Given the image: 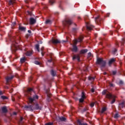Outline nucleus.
<instances>
[{
	"label": "nucleus",
	"instance_id": "obj_1",
	"mask_svg": "<svg viewBox=\"0 0 125 125\" xmlns=\"http://www.w3.org/2000/svg\"><path fill=\"white\" fill-rule=\"evenodd\" d=\"M102 94L103 95H105V94H106V98H108V99H113L110 103L111 104H114V103H115V102L116 101L115 98L116 97L112 95L111 93L108 92L107 90H104L102 92Z\"/></svg>",
	"mask_w": 125,
	"mask_h": 125
},
{
	"label": "nucleus",
	"instance_id": "obj_2",
	"mask_svg": "<svg viewBox=\"0 0 125 125\" xmlns=\"http://www.w3.org/2000/svg\"><path fill=\"white\" fill-rule=\"evenodd\" d=\"M24 107L25 109H27L29 111H31V112H33V111H34V110H35V109H36V110H42V107L39 106V104H36L35 105V107H34V106H33L32 105H29V106L25 105L24 106Z\"/></svg>",
	"mask_w": 125,
	"mask_h": 125
},
{
	"label": "nucleus",
	"instance_id": "obj_3",
	"mask_svg": "<svg viewBox=\"0 0 125 125\" xmlns=\"http://www.w3.org/2000/svg\"><path fill=\"white\" fill-rule=\"evenodd\" d=\"M97 64L100 65L102 68H104L106 66V61L103 60V59L98 58L97 60Z\"/></svg>",
	"mask_w": 125,
	"mask_h": 125
},
{
	"label": "nucleus",
	"instance_id": "obj_4",
	"mask_svg": "<svg viewBox=\"0 0 125 125\" xmlns=\"http://www.w3.org/2000/svg\"><path fill=\"white\" fill-rule=\"evenodd\" d=\"M73 23V21L70 18H66L62 21V24L65 27H69Z\"/></svg>",
	"mask_w": 125,
	"mask_h": 125
},
{
	"label": "nucleus",
	"instance_id": "obj_5",
	"mask_svg": "<svg viewBox=\"0 0 125 125\" xmlns=\"http://www.w3.org/2000/svg\"><path fill=\"white\" fill-rule=\"evenodd\" d=\"M38 99H39V96H38L37 95H34L33 96V97H29L28 98L29 102L30 103H33V102H34V101H35Z\"/></svg>",
	"mask_w": 125,
	"mask_h": 125
},
{
	"label": "nucleus",
	"instance_id": "obj_6",
	"mask_svg": "<svg viewBox=\"0 0 125 125\" xmlns=\"http://www.w3.org/2000/svg\"><path fill=\"white\" fill-rule=\"evenodd\" d=\"M83 36H80L78 40H75L74 42V44L75 45H77V43H78V42H81L83 41ZM71 45H73V44H71Z\"/></svg>",
	"mask_w": 125,
	"mask_h": 125
},
{
	"label": "nucleus",
	"instance_id": "obj_7",
	"mask_svg": "<svg viewBox=\"0 0 125 125\" xmlns=\"http://www.w3.org/2000/svg\"><path fill=\"white\" fill-rule=\"evenodd\" d=\"M84 99H85V94L84 92H82L81 98L79 100V102L81 103H83L84 101Z\"/></svg>",
	"mask_w": 125,
	"mask_h": 125
},
{
	"label": "nucleus",
	"instance_id": "obj_8",
	"mask_svg": "<svg viewBox=\"0 0 125 125\" xmlns=\"http://www.w3.org/2000/svg\"><path fill=\"white\" fill-rule=\"evenodd\" d=\"M86 29L88 30V31H91V30H92V28L94 27L93 25H91L90 23L88 22H86Z\"/></svg>",
	"mask_w": 125,
	"mask_h": 125
},
{
	"label": "nucleus",
	"instance_id": "obj_9",
	"mask_svg": "<svg viewBox=\"0 0 125 125\" xmlns=\"http://www.w3.org/2000/svg\"><path fill=\"white\" fill-rule=\"evenodd\" d=\"M46 93L47 94V101H50V97H51V94L49 93V89L46 90Z\"/></svg>",
	"mask_w": 125,
	"mask_h": 125
},
{
	"label": "nucleus",
	"instance_id": "obj_10",
	"mask_svg": "<svg viewBox=\"0 0 125 125\" xmlns=\"http://www.w3.org/2000/svg\"><path fill=\"white\" fill-rule=\"evenodd\" d=\"M13 78H14V76H12L11 77H7V78H6V82L7 84H8V83H9V82H10L11 80L13 79Z\"/></svg>",
	"mask_w": 125,
	"mask_h": 125
},
{
	"label": "nucleus",
	"instance_id": "obj_11",
	"mask_svg": "<svg viewBox=\"0 0 125 125\" xmlns=\"http://www.w3.org/2000/svg\"><path fill=\"white\" fill-rule=\"evenodd\" d=\"M95 21L96 24H98L99 25V23H100L101 21V18H100L99 16H98L95 18Z\"/></svg>",
	"mask_w": 125,
	"mask_h": 125
},
{
	"label": "nucleus",
	"instance_id": "obj_12",
	"mask_svg": "<svg viewBox=\"0 0 125 125\" xmlns=\"http://www.w3.org/2000/svg\"><path fill=\"white\" fill-rule=\"evenodd\" d=\"M52 42L53 43H54L55 44H56L57 43H60L61 42L58 40V39H52Z\"/></svg>",
	"mask_w": 125,
	"mask_h": 125
},
{
	"label": "nucleus",
	"instance_id": "obj_13",
	"mask_svg": "<svg viewBox=\"0 0 125 125\" xmlns=\"http://www.w3.org/2000/svg\"><path fill=\"white\" fill-rule=\"evenodd\" d=\"M73 48L71 49L72 51L73 52H77L78 51V47L76 45H72Z\"/></svg>",
	"mask_w": 125,
	"mask_h": 125
},
{
	"label": "nucleus",
	"instance_id": "obj_14",
	"mask_svg": "<svg viewBox=\"0 0 125 125\" xmlns=\"http://www.w3.org/2000/svg\"><path fill=\"white\" fill-rule=\"evenodd\" d=\"M115 61H116V59L114 58H112L110 60H109L108 62L109 66H111V65H112V64H113V63H114Z\"/></svg>",
	"mask_w": 125,
	"mask_h": 125
},
{
	"label": "nucleus",
	"instance_id": "obj_15",
	"mask_svg": "<svg viewBox=\"0 0 125 125\" xmlns=\"http://www.w3.org/2000/svg\"><path fill=\"white\" fill-rule=\"evenodd\" d=\"M30 23L31 25H34L36 23V20L33 18L30 19Z\"/></svg>",
	"mask_w": 125,
	"mask_h": 125
},
{
	"label": "nucleus",
	"instance_id": "obj_16",
	"mask_svg": "<svg viewBox=\"0 0 125 125\" xmlns=\"http://www.w3.org/2000/svg\"><path fill=\"white\" fill-rule=\"evenodd\" d=\"M13 44L14 47L15 48L14 49L12 48V49L14 52H16V51H17V49H18V45H17L16 44H14V43Z\"/></svg>",
	"mask_w": 125,
	"mask_h": 125
},
{
	"label": "nucleus",
	"instance_id": "obj_17",
	"mask_svg": "<svg viewBox=\"0 0 125 125\" xmlns=\"http://www.w3.org/2000/svg\"><path fill=\"white\" fill-rule=\"evenodd\" d=\"M75 59H77L78 61H80V55H75L73 57V60H75Z\"/></svg>",
	"mask_w": 125,
	"mask_h": 125
},
{
	"label": "nucleus",
	"instance_id": "obj_18",
	"mask_svg": "<svg viewBox=\"0 0 125 125\" xmlns=\"http://www.w3.org/2000/svg\"><path fill=\"white\" fill-rule=\"evenodd\" d=\"M1 111L2 113H7V108H6V106H3L1 108Z\"/></svg>",
	"mask_w": 125,
	"mask_h": 125
},
{
	"label": "nucleus",
	"instance_id": "obj_19",
	"mask_svg": "<svg viewBox=\"0 0 125 125\" xmlns=\"http://www.w3.org/2000/svg\"><path fill=\"white\" fill-rule=\"evenodd\" d=\"M125 107V102H122L120 104H119L118 108L119 109H122V108H124Z\"/></svg>",
	"mask_w": 125,
	"mask_h": 125
},
{
	"label": "nucleus",
	"instance_id": "obj_20",
	"mask_svg": "<svg viewBox=\"0 0 125 125\" xmlns=\"http://www.w3.org/2000/svg\"><path fill=\"white\" fill-rule=\"evenodd\" d=\"M51 74L52 75V77H55V76H56V71L52 69L51 70Z\"/></svg>",
	"mask_w": 125,
	"mask_h": 125
},
{
	"label": "nucleus",
	"instance_id": "obj_21",
	"mask_svg": "<svg viewBox=\"0 0 125 125\" xmlns=\"http://www.w3.org/2000/svg\"><path fill=\"white\" fill-rule=\"evenodd\" d=\"M19 30H20V31H23L24 32H25V31H26V27L20 25Z\"/></svg>",
	"mask_w": 125,
	"mask_h": 125
},
{
	"label": "nucleus",
	"instance_id": "obj_22",
	"mask_svg": "<svg viewBox=\"0 0 125 125\" xmlns=\"http://www.w3.org/2000/svg\"><path fill=\"white\" fill-rule=\"evenodd\" d=\"M77 124L79 125H87L86 123H83L80 120H78Z\"/></svg>",
	"mask_w": 125,
	"mask_h": 125
},
{
	"label": "nucleus",
	"instance_id": "obj_23",
	"mask_svg": "<svg viewBox=\"0 0 125 125\" xmlns=\"http://www.w3.org/2000/svg\"><path fill=\"white\" fill-rule=\"evenodd\" d=\"M106 111H107V107H103L102 109V110L101 111V113L103 114V113H104V112H106Z\"/></svg>",
	"mask_w": 125,
	"mask_h": 125
},
{
	"label": "nucleus",
	"instance_id": "obj_24",
	"mask_svg": "<svg viewBox=\"0 0 125 125\" xmlns=\"http://www.w3.org/2000/svg\"><path fill=\"white\" fill-rule=\"evenodd\" d=\"M88 50L86 49H83L81 51V53L82 54H84V53H86L87 52Z\"/></svg>",
	"mask_w": 125,
	"mask_h": 125
},
{
	"label": "nucleus",
	"instance_id": "obj_25",
	"mask_svg": "<svg viewBox=\"0 0 125 125\" xmlns=\"http://www.w3.org/2000/svg\"><path fill=\"white\" fill-rule=\"evenodd\" d=\"M59 119L61 122H65V121H66V118L65 117H59Z\"/></svg>",
	"mask_w": 125,
	"mask_h": 125
},
{
	"label": "nucleus",
	"instance_id": "obj_26",
	"mask_svg": "<svg viewBox=\"0 0 125 125\" xmlns=\"http://www.w3.org/2000/svg\"><path fill=\"white\" fill-rule=\"evenodd\" d=\"M35 48L37 49L38 51L40 52V45L39 44H37L35 45Z\"/></svg>",
	"mask_w": 125,
	"mask_h": 125
},
{
	"label": "nucleus",
	"instance_id": "obj_27",
	"mask_svg": "<svg viewBox=\"0 0 125 125\" xmlns=\"http://www.w3.org/2000/svg\"><path fill=\"white\" fill-rule=\"evenodd\" d=\"M52 23V22L51 21L49 20H47L45 21V24H50Z\"/></svg>",
	"mask_w": 125,
	"mask_h": 125
},
{
	"label": "nucleus",
	"instance_id": "obj_28",
	"mask_svg": "<svg viewBox=\"0 0 125 125\" xmlns=\"http://www.w3.org/2000/svg\"><path fill=\"white\" fill-rule=\"evenodd\" d=\"M26 55L27 56H31V55H32V52H31V51H27V52L26 53Z\"/></svg>",
	"mask_w": 125,
	"mask_h": 125
},
{
	"label": "nucleus",
	"instance_id": "obj_29",
	"mask_svg": "<svg viewBox=\"0 0 125 125\" xmlns=\"http://www.w3.org/2000/svg\"><path fill=\"white\" fill-rule=\"evenodd\" d=\"M26 61V59L25 57H23L21 59V63H24Z\"/></svg>",
	"mask_w": 125,
	"mask_h": 125
},
{
	"label": "nucleus",
	"instance_id": "obj_30",
	"mask_svg": "<svg viewBox=\"0 0 125 125\" xmlns=\"http://www.w3.org/2000/svg\"><path fill=\"white\" fill-rule=\"evenodd\" d=\"M95 79V78L94 77H91V76H89L88 77L89 81H91L92 82H93V81H94Z\"/></svg>",
	"mask_w": 125,
	"mask_h": 125
},
{
	"label": "nucleus",
	"instance_id": "obj_31",
	"mask_svg": "<svg viewBox=\"0 0 125 125\" xmlns=\"http://www.w3.org/2000/svg\"><path fill=\"white\" fill-rule=\"evenodd\" d=\"M120 116L119 115L118 113H116L114 115V119H119Z\"/></svg>",
	"mask_w": 125,
	"mask_h": 125
},
{
	"label": "nucleus",
	"instance_id": "obj_32",
	"mask_svg": "<svg viewBox=\"0 0 125 125\" xmlns=\"http://www.w3.org/2000/svg\"><path fill=\"white\" fill-rule=\"evenodd\" d=\"M49 2L50 4H51L52 5V4H53V3H54L55 2V0H50L49 1Z\"/></svg>",
	"mask_w": 125,
	"mask_h": 125
},
{
	"label": "nucleus",
	"instance_id": "obj_33",
	"mask_svg": "<svg viewBox=\"0 0 125 125\" xmlns=\"http://www.w3.org/2000/svg\"><path fill=\"white\" fill-rule=\"evenodd\" d=\"M109 84L110 87H115V84H114L111 83H109Z\"/></svg>",
	"mask_w": 125,
	"mask_h": 125
},
{
	"label": "nucleus",
	"instance_id": "obj_34",
	"mask_svg": "<svg viewBox=\"0 0 125 125\" xmlns=\"http://www.w3.org/2000/svg\"><path fill=\"white\" fill-rule=\"evenodd\" d=\"M35 64H36V65H40L41 64V62H40L39 61H35L34 62Z\"/></svg>",
	"mask_w": 125,
	"mask_h": 125
},
{
	"label": "nucleus",
	"instance_id": "obj_35",
	"mask_svg": "<svg viewBox=\"0 0 125 125\" xmlns=\"http://www.w3.org/2000/svg\"><path fill=\"white\" fill-rule=\"evenodd\" d=\"M125 39H122V41L121 42L122 45H124V44H125Z\"/></svg>",
	"mask_w": 125,
	"mask_h": 125
},
{
	"label": "nucleus",
	"instance_id": "obj_36",
	"mask_svg": "<svg viewBox=\"0 0 125 125\" xmlns=\"http://www.w3.org/2000/svg\"><path fill=\"white\" fill-rule=\"evenodd\" d=\"M1 98L2 99H3V100H5V99H7V97H6V96H1Z\"/></svg>",
	"mask_w": 125,
	"mask_h": 125
},
{
	"label": "nucleus",
	"instance_id": "obj_37",
	"mask_svg": "<svg viewBox=\"0 0 125 125\" xmlns=\"http://www.w3.org/2000/svg\"><path fill=\"white\" fill-rule=\"evenodd\" d=\"M72 31L74 33H76V32H77L78 31V28H73Z\"/></svg>",
	"mask_w": 125,
	"mask_h": 125
},
{
	"label": "nucleus",
	"instance_id": "obj_38",
	"mask_svg": "<svg viewBox=\"0 0 125 125\" xmlns=\"http://www.w3.org/2000/svg\"><path fill=\"white\" fill-rule=\"evenodd\" d=\"M9 4H13V1H12V0H10L9 2Z\"/></svg>",
	"mask_w": 125,
	"mask_h": 125
},
{
	"label": "nucleus",
	"instance_id": "obj_39",
	"mask_svg": "<svg viewBox=\"0 0 125 125\" xmlns=\"http://www.w3.org/2000/svg\"><path fill=\"white\" fill-rule=\"evenodd\" d=\"M27 90L28 92H31V91H33V89H32L31 88H28Z\"/></svg>",
	"mask_w": 125,
	"mask_h": 125
},
{
	"label": "nucleus",
	"instance_id": "obj_40",
	"mask_svg": "<svg viewBox=\"0 0 125 125\" xmlns=\"http://www.w3.org/2000/svg\"><path fill=\"white\" fill-rule=\"evenodd\" d=\"M116 74H117V71H112V74L115 76V75H116Z\"/></svg>",
	"mask_w": 125,
	"mask_h": 125
},
{
	"label": "nucleus",
	"instance_id": "obj_41",
	"mask_svg": "<svg viewBox=\"0 0 125 125\" xmlns=\"http://www.w3.org/2000/svg\"><path fill=\"white\" fill-rule=\"evenodd\" d=\"M113 53L114 54H116V53L117 52V49H115L113 51H112Z\"/></svg>",
	"mask_w": 125,
	"mask_h": 125
},
{
	"label": "nucleus",
	"instance_id": "obj_42",
	"mask_svg": "<svg viewBox=\"0 0 125 125\" xmlns=\"http://www.w3.org/2000/svg\"><path fill=\"white\" fill-rule=\"evenodd\" d=\"M45 125H53V123H49L45 124Z\"/></svg>",
	"mask_w": 125,
	"mask_h": 125
},
{
	"label": "nucleus",
	"instance_id": "obj_43",
	"mask_svg": "<svg viewBox=\"0 0 125 125\" xmlns=\"http://www.w3.org/2000/svg\"><path fill=\"white\" fill-rule=\"evenodd\" d=\"M90 106L92 107H93L94 106V103H92L90 104Z\"/></svg>",
	"mask_w": 125,
	"mask_h": 125
},
{
	"label": "nucleus",
	"instance_id": "obj_44",
	"mask_svg": "<svg viewBox=\"0 0 125 125\" xmlns=\"http://www.w3.org/2000/svg\"><path fill=\"white\" fill-rule=\"evenodd\" d=\"M90 56H91V52H89L88 53V57H90Z\"/></svg>",
	"mask_w": 125,
	"mask_h": 125
},
{
	"label": "nucleus",
	"instance_id": "obj_45",
	"mask_svg": "<svg viewBox=\"0 0 125 125\" xmlns=\"http://www.w3.org/2000/svg\"><path fill=\"white\" fill-rule=\"evenodd\" d=\"M87 108H83V110H82L83 112H85V111H87Z\"/></svg>",
	"mask_w": 125,
	"mask_h": 125
},
{
	"label": "nucleus",
	"instance_id": "obj_46",
	"mask_svg": "<svg viewBox=\"0 0 125 125\" xmlns=\"http://www.w3.org/2000/svg\"><path fill=\"white\" fill-rule=\"evenodd\" d=\"M22 121H23V118L21 117L20 121V123L21 124L22 122Z\"/></svg>",
	"mask_w": 125,
	"mask_h": 125
},
{
	"label": "nucleus",
	"instance_id": "obj_47",
	"mask_svg": "<svg viewBox=\"0 0 125 125\" xmlns=\"http://www.w3.org/2000/svg\"><path fill=\"white\" fill-rule=\"evenodd\" d=\"M123 83H124V82L122 81H120L119 82V84H123Z\"/></svg>",
	"mask_w": 125,
	"mask_h": 125
},
{
	"label": "nucleus",
	"instance_id": "obj_48",
	"mask_svg": "<svg viewBox=\"0 0 125 125\" xmlns=\"http://www.w3.org/2000/svg\"><path fill=\"white\" fill-rule=\"evenodd\" d=\"M91 91L93 93L94 92V88H92V89H91Z\"/></svg>",
	"mask_w": 125,
	"mask_h": 125
},
{
	"label": "nucleus",
	"instance_id": "obj_49",
	"mask_svg": "<svg viewBox=\"0 0 125 125\" xmlns=\"http://www.w3.org/2000/svg\"><path fill=\"white\" fill-rule=\"evenodd\" d=\"M48 62H49L50 63L51 62H52V59L49 60L48 61Z\"/></svg>",
	"mask_w": 125,
	"mask_h": 125
},
{
	"label": "nucleus",
	"instance_id": "obj_50",
	"mask_svg": "<svg viewBox=\"0 0 125 125\" xmlns=\"http://www.w3.org/2000/svg\"><path fill=\"white\" fill-rule=\"evenodd\" d=\"M13 115H14L15 116H16L17 115V113L16 112H14L13 113Z\"/></svg>",
	"mask_w": 125,
	"mask_h": 125
},
{
	"label": "nucleus",
	"instance_id": "obj_51",
	"mask_svg": "<svg viewBox=\"0 0 125 125\" xmlns=\"http://www.w3.org/2000/svg\"><path fill=\"white\" fill-rule=\"evenodd\" d=\"M28 32L29 34H31V33H32V31H31V30H28Z\"/></svg>",
	"mask_w": 125,
	"mask_h": 125
},
{
	"label": "nucleus",
	"instance_id": "obj_52",
	"mask_svg": "<svg viewBox=\"0 0 125 125\" xmlns=\"http://www.w3.org/2000/svg\"><path fill=\"white\" fill-rule=\"evenodd\" d=\"M27 12H28V14H29L30 15H31V12L28 11Z\"/></svg>",
	"mask_w": 125,
	"mask_h": 125
},
{
	"label": "nucleus",
	"instance_id": "obj_53",
	"mask_svg": "<svg viewBox=\"0 0 125 125\" xmlns=\"http://www.w3.org/2000/svg\"><path fill=\"white\" fill-rule=\"evenodd\" d=\"M32 77H30V78H29V81H32Z\"/></svg>",
	"mask_w": 125,
	"mask_h": 125
},
{
	"label": "nucleus",
	"instance_id": "obj_54",
	"mask_svg": "<svg viewBox=\"0 0 125 125\" xmlns=\"http://www.w3.org/2000/svg\"><path fill=\"white\" fill-rule=\"evenodd\" d=\"M2 92L0 91V95H2Z\"/></svg>",
	"mask_w": 125,
	"mask_h": 125
},
{
	"label": "nucleus",
	"instance_id": "obj_55",
	"mask_svg": "<svg viewBox=\"0 0 125 125\" xmlns=\"http://www.w3.org/2000/svg\"><path fill=\"white\" fill-rule=\"evenodd\" d=\"M16 23H15V22H13V24H12V25H13V26H14V25H15Z\"/></svg>",
	"mask_w": 125,
	"mask_h": 125
},
{
	"label": "nucleus",
	"instance_id": "obj_56",
	"mask_svg": "<svg viewBox=\"0 0 125 125\" xmlns=\"http://www.w3.org/2000/svg\"><path fill=\"white\" fill-rule=\"evenodd\" d=\"M43 50V47H42V48H41L42 51Z\"/></svg>",
	"mask_w": 125,
	"mask_h": 125
},
{
	"label": "nucleus",
	"instance_id": "obj_57",
	"mask_svg": "<svg viewBox=\"0 0 125 125\" xmlns=\"http://www.w3.org/2000/svg\"><path fill=\"white\" fill-rule=\"evenodd\" d=\"M42 56H43V53H42Z\"/></svg>",
	"mask_w": 125,
	"mask_h": 125
},
{
	"label": "nucleus",
	"instance_id": "obj_58",
	"mask_svg": "<svg viewBox=\"0 0 125 125\" xmlns=\"http://www.w3.org/2000/svg\"><path fill=\"white\" fill-rule=\"evenodd\" d=\"M67 41H63V42H66Z\"/></svg>",
	"mask_w": 125,
	"mask_h": 125
},
{
	"label": "nucleus",
	"instance_id": "obj_59",
	"mask_svg": "<svg viewBox=\"0 0 125 125\" xmlns=\"http://www.w3.org/2000/svg\"><path fill=\"white\" fill-rule=\"evenodd\" d=\"M40 43H42V42L41 41Z\"/></svg>",
	"mask_w": 125,
	"mask_h": 125
},
{
	"label": "nucleus",
	"instance_id": "obj_60",
	"mask_svg": "<svg viewBox=\"0 0 125 125\" xmlns=\"http://www.w3.org/2000/svg\"><path fill=\"white\" fill-rule=\"evenodd\" d=\"M107 17H109V14H107Z\"/></svg>",
	"mask_w": 125,
	"mask_h": 125
},
{
	"label": "nucleus",
	"instance_id": "obj_61",
	"mask_svg": "<svg viewBox=\"0 0 125 125\" xmlns=\"http://www.w3.org/2000/svg\"><path fill=\"white\" fill-rule=\"evenodd\" d=\"M104 75H106V72H104Z\"/></svg>",
	"mask_w": 125,
	"mask_h": 125
},
{
	"label": "nucleus",
	"instance_id": "obj_62",
	"mask_svg": "<svg viewBox=\"0 0 125 125\" xmlns=\"http://www.w3.org/2000/svg\"><path fill=\"white\" fill-rule=\"evenodd\" d=\"M78 18H79V19H81V18H80V17H79Z\"/></svg>",
	"mask_w": 125,
	"mask_h": 125
},
{
	"label": "nucleus",
	"instance_id": "obj_63",
	"mask_svg": "<svg viewBox=\"0 0 125 125\" xmlns=\"http://www.w3.org/2000/svg\"><path fill=\"white\" fill-rule=\"evenodd\" d=\"M6 88H8V87H6Z\"/></svg>",
	"mask_w": 125,
	"mask_h": 125
},
{
	"label": "nucleus",
	"instance_id": "obj_64",
	"mask_svg": "<svg viewBox=\"0 0 125 125\" xmlns=\"http://www.w3.org/2000/svg\"><path fill=\"white\" fill-rule=\"evenodd\" d=\"M13 101H14V100H13Z\"/></svg>",
	"mask_w": 125,
	"mask_h": 125
}]
</instances>
